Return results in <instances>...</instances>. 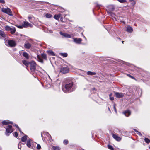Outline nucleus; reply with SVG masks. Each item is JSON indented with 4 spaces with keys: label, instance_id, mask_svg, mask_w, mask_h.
<instances>
[{
    "label": "nucleus",
    "instance_id": "obj_8",
    "mask_svg": "<svg viewBox=\"0 0 150 150\" xmlns=\"http://www.w3.org/2000/svg\"><path fill=\"white\" fill-rule=\"evenodd\" d=\"M23 24L24 28H27L28 27H33V25L31 24L27 21H24Z\"/></svg>",
    "mask_w": 150,
    "mask_h": 150
},
{
    "label": "nucleus",
    "instance_id": "obj_16",
    "mask_svg": "<svg viewBox=\"0 0 150 150\" xmlns=\"http://www.w3.org/2000/svg\"><path fill=\"white\" fill-rule=\"evenodd\" d=\"M124 114L126 116H129L130 115V112L129 110H127L124 112Z\"/></svg>",
    "mask_w": 150,
    "mask_h": 150
},
{
    "label": "nucleus",
    "instance_id": "obj_14",
    "mask_svg": "<svg viewBox=\"0 0 150 150\" xmlns=\"http://www.w3.org/2000/svg\"><path fill=\"white\" fill-rule=\"evenodd\" d=\"M127 31L129 32H132L133 31L132 28L129 26L128 25L126 27Z\"/></svg>",
    "mask_w": 150,
    "mask_h": 150
},
{
    "label": "nucleus",
    "instance_id": "obj_17",
    "mask_svg": "<svg viewBox=\"0 0 150 150\" xmlns=\"http://www.w3.org/2000/svg\"><path fill=\"white\" fill-rule=\"evenodd\" d=\"M23 63L26 67H28L30 64V62L27 61L26 60H23L22 61Z\"/></svg>",
    "mask_w": 150,
    "mask_h": 150
},
{
    "label": "nucleus",
    "instance_id": "obj_47",
    "mask_svg": "<svg viewBox=\"0 0 150 150\" xmlns=\"http://www.w3.org/2000/svg\"><path fill=\"white\" fill-rule=\"evenodd\" d=\"M0 2L1 3L4 4L5 3V2L4 0H0Z\"/></svg>",
    "mask_w": 150,
    "mask_h": 150
},
{
    "label": "nucleus",
    "instance_id": "obj_15",
    "mask_svg": "<svg viewBox=\"0 0 150 150\" xmlns=\"http://www.w3.org/2000/svg\"><path fill=\"white\" fill-rule=\"evenodd\" d=\"M25 47L27 49H29L31 47V45L28 42L25 43L24 44Z\"/></svg>",
    "mask_w": 150,
    "mask_h": 150
},
{
    "label": "nucleus",
    "instance_id": "obj_13",
    "mask_svg": "<svg viewBox=\"0 0 150 150\" xmlns=\"http://www.w3.org/2000/svg\"><path fill=\"white\" fill-rule=\"evenodd\" d=\"M74 41L76 43L80 44L82 41V40L81 38H74Z\"/></svg>",
    "mask_w": 150,
    "mask_h": 150
},
{
    "label": "nucleus",
    "instance_id": "obj_9",
    "mask_svg": "<svg viewBox=\"0 0 150 150\" xmlns=\"http://www.w3.org/2000/svg\"><path fill=\"white\" fill-rule=\"evenodd\" d=\"M114 94L117 98H121L123 97L124 95L122 93L115 92Z\"/></svg>",
    "mask_w": 150,
    "mask_h": 150
},
{
    "label": "nucleus",
    "instance_id": "obj_27",
    "mask_svg": "<svg viewBox=\"0 0 150 150\" xmlns=\"http://www.w3.org/2000/svg\"><path fill=\"white\" fill-rule=\"evenodd\" d=\"M11 28L10 26L7 25L5 27V29L6 30L9 31H10Z\"/></svg>",
    "mask_w": 150,
    "mask_h": 150
},
{
    "label": "nucleus",
    "instance_id": "obj_22",
    "mask_svg": "<svg viewBox=\"0 0 150 150\" xmlns=\"http://www.w3.org/2000/svg\"><path fill=\"white\" fill-rule=\"evenodd\" d=\"M61 16L60 14L55 15L54 16V18L56 20H58Z\"/></svg>",
    "mask_w": 150,
    "mask_h": 150
},
{
    "label": "nucleus",
    "instance_id": "obj_45",
    "mask_svg": "<svg viewBox=\"0 0 150 150\" xmlns=\"http://www.w3.org/2000/svg\"><path fill=\"white\" fill-rule=\"evenodd\" d=\"M131 3H132V4L133 5H134L135 4V1H134L133 0L132 1V2H131Z\"/></svg>",
    "mask_w": 150,
    "mask_h": 150
},
{
    "label": "nucleus",
    "instance_id": "obj_30",
    "mask_svg": "<svg viewBox=\"0 0 150 150\" xmlns=\"http://www.w3.org/2000/svg\"><path fill=\"white\" fill-rule=\"evenodd\" d=\"M48 52L49 54L52 55V56L54 55V52L52 51H48Z\"/></svg>",
    "mask_w": 150,
    "mask_h": 150
},
{
    "label": "nucleus",
    "instance_id": "obj_48",
    "mask_svg": "<svg viewBox=\"0 0 150 150\" xmlns=\"http://www.w3.org/2000/svg\"><path fill=\"white\" fill-rule=\"evenodd\" d=\"M47 85H42L43 87L45 88H47Z\"/></svg>",
    "mask_w": 150,
    "mask_h": 150
},
{
    "label": "nucleus",
    "instance_id": "obj_31",
    "mask_svg": "<svg viewBox=\"0 0 150 150\" xmlns=\"http://www.w3.org/2000/svg\"><path fill=\"white\" fill-rule=\"evenodd\" d=\"M144 140L147 143H149L150 142V140L146 138H144Z\"/></svg>",
    "mask_w": 150,
    "mask_h": 150
},
{
    "label": "nucleus",
    "instance_id": "obj_25",
    "mask_svg": "<svg viewBox=\"0 0 150 150\" xmlns=\"http://www.w3.org/2000/svg\"><path fill=\"white\" fill-rule=\"evenodd\" d=\"M52 149L53 150H60V148L58 146H53Z\"/></svg>",
    "mask_w": 150,
    "mask_h": 150
},
{
    "label": "nucleus",
    "instance_id": "obj_26",
    "mask_svg": "<svg viewBox=\"0 0 150 150\" xmlns=\"http://www.w3.org/2000/svg\"><path fill=\"white\" fill-rule=\"evenodd\" d=\"M27 145L28 147L30 148H31V146L30 144V140H28L27 143Z\"/></svg>",
    "mask_w": 150,
    "mask_h": 150
},
{
    "label": "nucleus",
    "instance_id": "obj_36",
    "mask_svg": "<svg viewBox=\"0 0 150 150\" xmlns=\"http://www.w3.org/2000/svg\"><path fill=\"white\" fill-rule=\"evenodd\" d=\"M127 76H128V77H130L131 78L133 79H135V78L133 76H132L130 74H127Z\"/></svg>",
    "mask_w": 150,
    "mask_h": 150
},
{
    "label": "nucleus",
    "instance_id": "obj_4",
    "mask_svg": "<svg viewBox=\"0 0 150 150\" xmlns=\"http://www.w3.org/2000/svg\"><path fill=\"white\" fill-rule=\"evenodd\" d=\"M2 11L5 13H6L10 16H12V12L10 9L8 8H2L1 9Z\"/></svg>",
    "mask_w": 150,
    "mask_h": 150
},
{
    "label": "nucleus",
    "instance_id": "obj_38",
    "mask_svg": "<svg viewBox=\"0 0 150 150\" xmlns=\"http://www.w3.org/2000/svg\"><path fill=\"white\" fill-rule=\"evenodd\" d=\"M37 148V149H38V150L40 149L41 148V147L40 145V144H38Z\"/></svg>",
    "mask_w": 150,
    "mask_h": 150
},
{
    "label": "nucleus",
    "instance_id": "obj_40",
    "mask_svg": "<svg viewBox=\"0 0 150 150\" xmlns=\"http://www.w3.org/2000/svg\"><path fill=\"white\" fill-rule=\"evenodd\" d=\"M135 132H137V134H138L140 136H141L142 135V134L141 133H140V132H138L137 130H135Z\"/></svg>",
    "mask_w": 150,
    "mask_h": 150
},
{
    "label": "nucleus",
    "instance_id": "obj_21",
    "mask_svg": "<svg viewBox=\"0 0 150 150\" xmlns=\"http://www.w3.org/2000/svg\"><path fill=\"white\" fill-rule=\"evenodd\" d=\"M0 35L3 37H5L6 36V34L4 32L1 30H0Z\"/></svg>",
    "mask_w": 150,
    "mask_h": 150
},
{
    "label": "nucleus",
    "instance_id": "obj_1",
    "mask_svg": "<svg viewBox=\"0 0 150 150\" xmlns=\"http://www.w3.org/2000/svg\"><path fill=\"white\" fill-rule=\"evenodd\" d=\"M73 85H62V89L63 91L65 93L71 92L73 90L72 89Z\"/></svg>",
    "mask_w": 150,
    "mask_h": 150
},
{
    "label": "nucleus",
    "instance_id": "obj_29",
    "mask_svg": "<svg viewBox=\"0 0 150 150\" xmlns=\"http://www.w3.org/2000/svg\"><path fill=\"white\" fill-rule=\"evenodd\" d=\"M60 55L64 57H66L67 56V54L66 53H61Z\"/></svg>",
    "mask_w": 150,
    "mask_h": 150
},
{
    "label": "nucleus",
    "instance_id": "obj_7",
    "mask_svg": "<svg viewBox=\"0 0 150 150\" xmlns=\"http://www.w3.org/2000/svg\"><path fill=\"white\" fill-rule=\"evenodd\" d=\"M69 71V68L68 67H63L61 68L60 71L62 73L65 74L68 73Z\"/></svg>",
    "mask_w": 150,
    "mask_h": 150
},
{
    "label": "nucleus",
    "instance_id": "obj_51",
    "mask_svg": "<svg viewBox=\"0 0 150 150\" xmlns=\"http://www.w3.org/2000/svg\"><path fill=\"white\" fill-rule=\"evenodd\" d=\"M123 22L124 23V24L125 23L124 21H123Z\"/></svg>",
    "mask_w": 150,
    "mask_h": 150
},
{
    "label": "nucleus",
    "instance_id": "obj_10",
    "mask_svg": "<svg viewBox=\"0 0 150 150\" xmlns=\"http://www.w3.org/2000/svg\"><path fill=\"white\" fill-rule=\"evenodd\" d=\"M112 136L113 138L117 141H119L121 140V138L117 135L113 134Z\"/></svg>",
    "mask_w": 150,
    "mask_h": 150
},
{
    "label": "nucleus",
    "instance_id": "obj_44",
    "mask_svg": "<svg viewBox=\"0 0 150 150\" xmlns=\"http://www.w3.org/2000/svg\"><path fill=\"white\" fill-rule=\"evenodd\" d=\"M32 17H31L29 16L28 17V19H29V21L30 22H31V23H32V22L30 20L32 19Z\"/></svg>",
    "mask_w": 150,
    "mask_h": 150
},
{
    "label": "nucleus",
    "instance_id": "obj_52",
    "mask_svg": "<svg viewBox=\"0 0 150 150\" xmlns=\"http://www.w3.org/2000/svg\"><path fill=\"white\" fill-rule=\"evenodd\" d=\"M123 42H124V41H122V43H123Z\"/></svg>",
    "mask_w": 150,
    "mask_h": 150
},
{
    "label": "nucleus",
    "instance_id": "obj_5",
    "mask_svg": "<svg viewBox=\"0 0 150 150\" xmlns=\"http://www.w3.org/2000/svg\"><path fill=\"white\" fill-rule=\"evenodd\" d=\"M30 65L31 70L32 71H34L36 69V64L35 62L33 61H32L30 62Z\"/></svg>",
    "mask_w": 150,
    "mask_h": 150
},
{
    "label": "nucleus",
    "instance_id": "obj_50",
    "mask_svg": "<svg viewBox=\"0 0 150 150\" xmlns=\"http://www.w3.org/2000/svg\"><path fill=\"white\" fill-rule=\"evenodd\" d=\"M108 110L110 112V109L109 108H108Z\"/></svg>",
    "mask_w": 150,
    "mask_h": 150
},
{
    "label": "nucleus",
    "instance_id": "obj_46",
    "mask_svg": "<svg viewBox=\"0 0 150 150\" xmlns=\"http://www.w3.org/2000/svg\"><path fill=\"white\" fill-rule=\"evenodd\" d=\"M21 147V144H18V148L19 149H20Z\"/></svg>",
    "mask_w": 150,
    "mask_h": 150
},
{
    "label": "nucleus",
    "instance_id": "obj_49",
    "mask_svg": "<svg viewBox=\"0 0 150 150\" xmlns=\"http://www.w3.org/2000/svg\"><path fill=\"white\" fill-rule=\"evenodd\" d=\"M129 0V1L130 2H132V1L133 0Z\"/></svg>",
    "mask_w": 150,
    "mask_h": 150
},
{
    "label": "nucleus",
    "instance_id": "obj_34",
    "mask_svg": "<svg viewBox=\"0 0 150 150\" xmlns=\"http://www.w3.org/2000/svg\"><path fill=\"white\" fill-rule=\"evenodd\" d=\"M112 95V94L110 93L109 95L110 97V99L111 100H114V98L113 97H111V95Z\"/></svg>",
    "mask_w": 150,
    "mask_h": 150
},
{
    "label": "nucleus",
    "instance_id": "obj_6",
    "mask_svg": "<svg viewBox=\"0 0 150 150\" xmlns=\"http://www.w3.org/2000/svg\"><path fill=\"white\" fill-rule=\"evenodd\" d=\"M74 80H71L70 78L66 79L65 80V84H73L74 83Z\"/></svg>",
    "mask_w": 150,
    "mask_h": 150
},
{
    "label": "nucleus",
    "instance_id": "obj_11",
    "mask_svg": "<svg viewBox=\"0 0 150 150\" xmlns=\"http://www.w3.org/2000/svg\"><path fill=\"white\" fill-rule=\"evenodd\" d=\"M60 34L66 38H71V36L70 35L67 33H63L62 32H60Z\"/></svg>",
    "mask_w": 150,
    "mask_h": 150
},
{
    "label": "nucleus",
    "instance_id": "obj_2",
    "mask_svg": "<svg viewBox=\"0 0 150 150\" xmlns=\"http://www.w3.org/2000/svg\"><path fill=\"white\" fill-rule=\"evenodd\" d=\"M5 43L6 45L10 47H14L16 45L15 42L13 40H7L5 41Z\"/></svg>",
    "mask_w": 150,
    "mask_h": 150
},
{
    "label": "nucleus",
    "instance_id": "obj_24",
    "mask_svg": "<svg viewBox=\"0 0 150 150\" xmlns=\"http://www.w3.org/2000/svg\"><path fill=\"white\" fill-rule=\"evenodd\" d=\"M37 58L38 59V60L39 62L43 63V60L39 56V55H38L37 56Z\"/></svg>",
    "mask_w": 150,
    "mask_h": 150
},
{
    "label": "nucleus",
    "instance_id": "obj_32",
    "mask_svg": "<svg viewBox=\"0 0 150 150\" xmlns=\"http://www.w3.org/2000/svg\"><path fill=\"white\" fill-rule=\"evenodd\" d=\"M42 57L44 59H46L47 58V57L46 54H41Z\"/></svg>",
    "mask_w": 150,
    "mask_h": 150
},
{
    "label": "nucleus",
    "instance_id": "obj_39",
    "mask_svg": "<svg viewBox=\"0 0 150 150\" xmlns=\"http://www.w3.org/2000/svg\"><path fill=\"white\" fill-rule=\"evenodd\" d=\"M17 27L19 28H20V29H22V28H23V27H24L23 26V25H18V26H17Z\"/></svg>",
    "mask_w": 150,
    "mask_h": 150
},
{
    "label": "nucleus",
    "instance_id": "obj_3",
    "mask_svg": "<svg viewBox=\"0 0 150 150\" xmlns=\"http://www.w3.org/2000/svg\"><path fill=\"white\" fill-rule=\"evenodd\" d=\"M12 125H9L7 126V128L6 129V135L7 136L9 135V133H11L13 131L12 129Z\"/></svg>",
    "mask_w": 150,
    "mask_h": 150
},
{
    "label": "nucleus",
    "instance_id": "obj_33",
    "mask_svg": "<svg viewBox=\"0 0 150 150\" xmlns=\"http://www.w3.org/2000/svg\"><path fill=\"white\" fill-rule=\"evenodd\" d=\"M108 147L109 149L111 150H113V147H112V146L110 145H108Z\"/></svg>",
    "mask_w": 150,
    "mask_h": 150
},
{
    "label": "nucleus",
    "instance_id": "obj_28",
    "mask_svg": "<svg viewBox=\"0 0 150 150\" xmlns=\"http://www.w3.org/2000/svg\"><path fill=\"white\" fill-rule=\"evenodd\" d=\"M45 16L47 18H49L52 17V16L50 14L46 13L45 15Z\"/></svg>",
    "mask_w": 150,
    "mask_h": 150
},
{
    "label": "nucleus",
    "instance_id": "obj_43",
    "mask_svg": "<svg viewBox=\"0 0 150 150\" xmlns=\"http://www.w3.org/2000/svg\"><path fill=\"white\" fill-rule=\"evenodd\" d=\"M15 126H16V127L19 130L20 132L22 134H23V133L20 131V129L19 127H18V126L17 125H15Z\"/></svg>",
    "mask_w": 150,
    "mask_h": 150
},
{
    "label": "nucleus",
    "instance_id": "obj_23",
    "mask_svg": "<svg viewBox=\"0 0 150 150\" xmlns=\"http://www.w3.org/2000/svg\"><path fill=\"white\" fill-rule=\"evenodd\" d=\"M23 55L27 59H28L29 57L28 54L25 52H23Z\"/></svg>",
    "mask_w": 150,
    "mask_h": 150
},
{
    "label": "nucleus",
    "instance_id": "obj_42",
    "mask_svg": "<svg viewBox=\"0 0 150 150\" xmlns=\"http://www.w3.org/2000/svg\"><path fill=\"white\" fill-rule=\"evenodd\" d=\"M14 136L16 137H17L18 136V134L16 132H15L14 133Z\"/></svg>",
    "mask_w": 150,
    "mask_h": 150
},
{
    "label": "nucleus",
    "instance_id": "obj_41",
    "mask_svg": "<svg viewBox=\"0 0 150 150\" xmlns=\"http://www.w3.org/2000/svg\"><path fill=\"white\" fill-rule=\"evenodd\" d=\"M68 142L67 140H65L64 141V143L65 144H66L68 143Z\"/></svg>",
    "mask_w": 150,
    "mask_h": 150
},
{
    "label": "nucleus",
    "instance_id": "obj_35",
    "mask_svg": "<svg viewBox=\"0 0 150 150\" xmlns=\"http://www.w3.org/2000/svg\"><path fill=\"white\" fill-rule=\"evenodd\" d=\"M118 1L121 3H124L126 2V0H118Z\"/></svg>",
    "mask_w": 150,
    "mask_h": 150
},
{
    "label": "nucleus",
    "instance_id": "obj_18",
    "mask_svg": "<svg viewBox=\"0 0 150 150\" xmlns=\"http://www.w3.org/2000/svg\"><path fill=\"white\" fill-rule=\"evenodd\" d=\"M10 31H11V33L12 34H13L16 31L15 28L14 27L11 28Z\"/></svg>",
    "mask_w": 150,
    "mask_h": 150
},
{
    "label": "nucleus",
    "instance_id": "obj_20",
    "mask_svg": "<svg viewBox=\"0 0 150 150\" xmlns=\"http://www.w3.org/2000/svg\"><path fill=\"white\" fill-rule=\"evenodd\" d=\"M27 136L26 135L23 137L21 139L22 141L23 142H25L27 139Z\"/></svg>",
    "mask_w": 150,
    "mask_h": 150
},
{
    "label": "nucleus",
    "instance_id": "obj_19",
    "mask_svg": "<svg viewBox=\"0 0 150 150\" xmlns=\"http://www.w3.org/2000/svg\"><path fill=\"white\" fill-rule=\"evenodd\" d=\"M87 74L88 75L92 76V75H96V73H95V72H92L89 71H88L87 72Z\"/></svg>",
    "mask_w": 150,
    "mask_h": 150
},
{
    "label": "nucleus",
    "instance_id": "obj_12",
    "mask_svg": "<svg viewBox=\"0 0 150 150\" xmlns=\"http://www.w3.org/2000/svg\"><path fill=\"white\" fill-rule=\"evenodd\" d=\"M3 125H7L9 124H12V122L9 121L8 120H4L2 122Z\"/></svg>",
    "mask_w": 150,
    "mask_h": 150
},
{
    "label": "nucleus",
    "instance_id": "obj_37",
    "mask_svg": "<svg viewBox=\"0 0 150 150\" xmlns=\"http://www.w3.org/2000/svg\"><path fill=\"white\" fill-rule=\"evenodd\" d=\"M116 105L115 104V103H114V105H113V108L114 109L115 111V112L117 113V111L116 109V108L115 107Z\"/></svg>",
    "mask_w": 150,
    "mask_h": 150
}]
</instances>
